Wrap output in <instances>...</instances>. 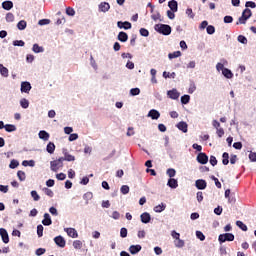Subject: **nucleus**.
<instances>
[{
  "instance_id": "nucleus-1",
  "label": "nucleus",
  "mask_w": 256,
  "mask_h": 256,
  "mask_svg": "<svg viewBox=\"0 0 256 256\" xmlns=\"http://www.w3.org/2000/svg\"><path fill=\"white\" fill-rule=\"evenodd\" d=\"M154 29L161 35H171V26L167 24H156Z\"/></svg>"
},
{
  "instance_id": "nucleus-2",
  "label": "nucleus",
  "mask_w": 256,
  "mask_h": 256,
  "mask_svg": "<svg viewBox=\"0 0 256 256\" xmlns=\"http://www.w3.org/2000/svg\"><path fill=\"white\" fill-rule=\"evenodd\" d=\"M253 15V13L251 12V9L246 8L243 13L242 16L238 19V22L236 23V25H245V23H247V20Z\"/></svg>"
},
{
  "instance_id": "nucleus-3",
  "label": "nucleus",
  "mask_w": 256,
  "mask_h": 256,
  "mask_svg": "<svg viewBox=\"0 0 256 256\" xmlns=\"http://www.w3.org/2000/svg\"><path fill=\"white\" fill-rule=\"evenodd\" d=\"M50 168H51V171H53L54 173H57L59 169H63V158L60 157L56 160L51 161Z\"/></svg>"
},
{
  "instance_id": "nucleus-4",
  "label": "nucleus",
  "mask_w": 256,
  "mask_h": 256,
  "mask_svg": "<svg viewBox=\"0 0 256 256\" xmlns=\"http://www.w3.org/2000/svg\"><path fill=\"white\" fill-rule=\"evenodd\" d=\"M219 243H225V241H235V235L232 233L220 234L218 237Z\"/></svg>"
},
{
  "instance_id": "nucleus-5",
  "label": "nucleus",
  "mask_w": 256,
  "mask_h": 256,
  "mask_svg": "<svg viewBox=\"0 0 256 256\" xmlns=\"http://www.w3.org/2000/svg\"><path fill=\"white\" fill-rule=\"evenodd\" d=\"M196 159H197L198 163H200V165H207V163H209V156H207V154L204 152H200L197 155Z\"/></svg>"
},
{
  "instance_id": "nucleus-6",
  "label": "nucleus",
  "mask_w": 256,
  "mask_h": 256,
  "mask_svg": "<svg viewBox=\"0 0 256 256\" xmlns=\"http://www.w3.org/2000/svg\"><path fill=\"white\" fill-rule=\"evenodd\" d=\"M62 153L64 155V157H60L62 161H68V162L75 161V156L69 154V151L67 150V148H63Z\"/></svg>"
},
{
  "instance_id": "nucleus-7",
  "label": "nucleus",
  "mask_w": 256,
  "mask_h": 256,
  "mask_svg": "<svg viewBox=\"0 0 256 256\" xmlns=\"http://www.w3.org/2000/svg\"><path fill=\"white\" fill-rule=\"evenodd\" d=\"M65 232L67 233L68 237H72V239H77L79 234L75 228H65Z\"/></svg>"
},
{
  "instance_id": "nucleus-8",
  "label": "nucleus",
  "mask_w": 256,
  "mask_h": 256,
  "mask_svg": "<svg viewBox=\"0 0 256 256\" xmlns=\"http://www.w3.org/2000/svg\"><path fill=\"white\" fill-rule=\"evenodd\" d=\"M117 27L119 29H125L127 31L128 29H131L132 25H131V22H129V21H125V22L118 21L117 22Z\"/></svg>"
},
{
  "instance_id": "nucleus-9",
  "label": "nucleus",
  "mask_w": 256,
  "mask_h": 256,
  "mask_svg": "<svg viewBox=\"0 0 256 256\" xmlns=\"http://www.w3.org/2000/svg\"><path fill=\"white\" fill-rule=\"evenodd\" d=\"M54 242L58 247H61V248L65 247L66 245V241H65V238H63V236H56L54 238Z\"/></svg>"
},
{
  "instance_id": "nucleus-10",
  "label": "nucleus",
  "mask_w": 256,
  "mask_h": 256,
  "mask_svg": "<svg viewBox=\"0 0 256 256\" xmlns=\"http://www.w3.org/2000/svg\"><path fill=\"white\" fill-rule=\"evenodd\" d=\"M195 185L197 189H200V190L207 189V182L203 179L196 180Z\"/></svg>"
},
{
  "instance_id": "nucleus-11",
  "label": "nucleus",
  "mask_w": 256,
  "mask_h": 256,
  "mask_svg": "<svg viewBox=\"0 0 256 256\" xmlns=\"http://www.w3.org/2000/svg\"><path fill=\"white\" fill-rule=\"evenodd\" d=\"M167 95H168V97H169L170 99H174V100L179 99V96H180V94H179V92L177 91V89L169 90V91L167 92Z\"/></svg>"
},
{
  "instance_id": "nucleus-12",
  "label": "nucleus",
  "mask_w": 256,
  "mask_h": 256,
  "mask_svg": "<svg viewBox=\"0 0 256 256\" xmlns=\"http://www.w3.org/2000/svg\"><path fill=\"white\" fill-rule=\"evenodd\" d=\"M0 235L3 243H9V234L7 233V230L0 228Z\"/></svg>"
},
{
  "instance_id": "nucleus-13",
  "label": "nucleus",
  "mask_w": 256,
  "mask_h": 256,
  "mask_svg": "<svg viewBox=\"0 0 256 256\" xmlns=\"http://www.w3.org/2000/svg\"><path fill=\"white\" fill-rule=\"evenodd\" d=\"M98 7H99V11H101L102 13H107V11L111 9V5H109V3L107 2L100 3Z\"/></svg>"
},
{
  "instance_id": "nucleus-14",
  "label": "nucleus",
  "mask_w": 256,
  "mask_h": 256,
  "mask_svg": "<svg viewBox=\"0 0 256 256\" xmlns=\"http://www.w3.org/2000/svg\"><path fill=\"white\" fill-rule=\"evenodd\" d=\"M30 91H31V83L22 82L21 83V92L22 93H29Z\"/></svg>"
},
{
  "instance_id": "nucleus-15",
  "label": "nucleus",
  "mask_w": 256,
  "mask_h": 256,
  "mask_svg": "<svg viewBox=\"0 0 256 256\" xmlns=\"http://www.w3.org/2000/svg\"><path fill=\"white\" fill-rule=\"evenodd\" d=\"M177 129H179V131H182V133H187L188 131V125H187V122H179L177 125H176Z\"/></svg>"
},
{
  "instance_id": "nucleus-16",
  "label": "nucleus",
  "mask_w": 256,
  "mask_h": 256,
  "mask_svg": "<svg viewBox=\"0 0 256 256\" xmlns=\"http://www.w3.org/2000/svg\"><path fill=\"white\" fill-rule=\"evenodd\" d=\"M53 221L51 220V216L49 213L44 214V219L42 220V225H45L46 227H49V225H52Z\"/></svg>"
},
{
  "instance_id": "nucleus-17",
  "label": "nucleus",
  "mask_w": 256,
  "mask_h": 256,
  "mask_svg": "<svg viewBox=\"0 0 256 256\" xmlns=\"http://www.w3.org/2000/svg\"><path fill=\"white\" fill-rule=\"evenodd\" d=\"M167 185L171 189H177V187H179V182L177 181V179L170 178L167 182Z\"/></svg>"
},
{
  "instance_id": "nucleus-18",
  "label": "nucleus",
  "mask_w": 256,
  "mask_h": 256,
  "mask_svg": "<svg viewBox=\"0 0 256 256\" xmlns=\"http://www.w3.org/2000/svg\"><path fill=\"white\" fill-rule=\"evenodd\" d=\"M142 247L141 245H131L129 247V251L131 253V255H137V253H139V251H141Z\"/></svg>"
},
{
  "instance_id": "nucleus-19",
  "label": "nucleus",
  "mask_w": 256,
  "mask_h": 256,
  "mask_svg": "<svg viewBox=\"0 0 256 256\" xmlns=\"http://www.w3.org/2000/svg\"><path fill=\"white\" fill-rule=\"evenodd\" d=\"M129 35H127V32H119L118 34V41H121V43H126L128 41Z\"/></svg>"
},
{
  "instance_id": "nucleus-20",
  "label": "nucleus",
  "mask_w": 256,
  "mask_h": 256,
  "mask_svg": "<svg viewBox=\"0 0 256 256\" xmlns=\"http://www.w3.org/2000/svg\"><path fill=\"white\" fill-rule=\"evenodd\" d=\"M148 117H151V119H159V117H161V114L159 113V111L152 109L149 111L148 113Z\"/></svg>"
},
{
  "instance_id": "nucleus-21",
  "label": "nucleus",
  "mask_w": 256,
  "mask_h": 256,
  "mask_svg": "<svg viewBox=\"0 0 256 256\" xmlns=\"http://www.w3.org/2000/svg\"><path fill=\"white\" fill-rule=\"evenodd\" d=\"M140 219L142 223H149L151 221V215L147 212L141 214Z\"/></svg>"
},
{
  "instance_id": "nucleus-22",
  "label": "nucleus",
  "mask_w": 256,
  "mask_h": 256,
  "mask_svg": "<svg viewBox=\"0 0 256 256\" xmlns=\"http://www.w3.org/2000/svg\"><path fill=\"white\" fill-rule=\"evenodd\" d=\"M168 7L171 9V11H173V13H177V9H178V4L177 1L172 0L168 3Z\"/></svg>"
},
{
  "instance_id": "nucleus-23",
  "label": "nucleus",
  "mask_w": 256,
  "mask_h": 256,
  "mask_svg": "<svg viewBox=\"0 0 256 256\" xmlns=\"http://www.w3.org/2000/svg\"><path fill=\"white\" fill-rule=\"evenodd\" d=\"M2 7L3 9H5L6 11H11V9H13V2L12 1H4L2 3Z\"/></svg>"
},
{
  "instance_id": "nucleus-24",
  "label": "nucleus",
  "mask_w": 256,
  "mask_h": 256,
  "mask_svg": "<svg viewBox=\"0 0 256 256\" xmlns=\"http://www.w3.org/2000/svg\"><path fill=\"white\" fill-rule=\"evenodd\" d=\"M47 153H50V155H53L55 153V143L49 142L46 146Z\"/></svg>"
},
{
  "instance_id": "nucleus-25",
  "label": "nucleus",
  "mask_w": 256,
  "mask_h": 256,
  "mask_svg": "<svg viewBox=\"0 0 256 256\" xmlns=\"http://www.w3.org/2000/svg\"><path fill=\"white\" fill-rule=\"evenodd\" d=\"M38 135L40 139H43V141H49V133L47 131L41 130Z\"/></svg>"
},
{
  "instance_id": "nucleus-26",
  "label": "nucleus",
  "mask_w": 256,
  "mask_h": 256,
  "mask_svg": "<svg viewBox=\"0 0 256 256\" xmlns=\"http://www.w3.org/2000/svg\"><path fill=\"white\" fill-rule=\"evenodd\" d=\"M222 75H224V77H226V79H233V72H231V70H229V68L223 69Z\"/></svg>"
},
{
  "instance_id": "nucleus-27",
  "label": "nucleus",
  "mask_w": 256,
  "mask_h": 256,
  "mask_svg": "<svg viewBox=\"0 0 256 256\" xmlns=\"http://www.w3.org/2000/svg\"><path fill=\"white\" fill-rule=\"evenodd\" d=\"M0 73L2 77H9V69L7 67L3 66V64H0Z\"/></svg>"
},
{
  "instance_id": "nucleus-28",
  "label": "nucleus",
  "mask_w": 256,
  "mask_h": 256,
  "mask_svg": "<svg viewBox=\"0 0 256 256\" xmlns=\"http://www.w3.org/2000/svg\"><path fill=\"white\" fill-rule=\"evenodd\" d=\"M167 206L164 203H161L160 205H157L154 207L155 213H162V211H165Z\"/></svg>"
},
{
  "instance_id": "nucleus-29",
  "label": "nucleus",
  "mask_w": 256,
  "mask_h": 256,
  "mask_svg": "<svg viewBox=\"0 0 256 256\" xmlns=\"http://www.w3.org/2000/svg\"><path fill=\"white\" fill-rule=\"evenodd\" d=\"M4 129L7 131V133H13V131H17V127H15L13 124H6Z\"/></svg>"
},
{
  "instance_id": "nucleus-30",
  "label": "nucleus",
  "mask_w": 256,
  "mask_h": 256,
  "mask_svg": "<svg viewBox=\"0 0 256 256\" xmlns=\"http://www.w3.org/2000/svg\"><path fill=\"white\" fill-rule=\"evenodd\" d=\"M17 28L20 31H24V29H27V21H25V20L19 21L18 24H17Z\"/></svg>"
},
{
  "instance_id": "nucleus-31",
  "label": "nucleus",
  "mask_w": 256,
  "mask_h": 256,
  "mask_svg": "<svg viewBox=\"0 0 256 256\" xmlns=\"http://www.w3.org/2000/svg\"><path fill=\"white\" fill-rule=\"evenodd\" d=\"M32 51L34 53H43V51H45V49H43V47L39 46V44H34Z\"/></svg>"
},
{
  "instance_id": "nucleus-32",
  "label": "nucleus",
  "mask_w": 256,
  "mask_h": 256,
  "mask_svg": "<svg viewBox=\"0 0 256 256\" xmlns=\"http://www.w3.org/2000/svg\"><path fill=\"white\" fill-rule=\"evenodd\" d=\"M222 163L223 165H229V153L224 152L222 154Z\"/></svg>"
},
{
  "instance_id": "nucleus-33",
  "label": "nucleus",
  "mask_w": 256,
  "mask_h": 256,
  "mask_svg": "<svg viewBox=\"0 0 256 256\" xmlns=\"http://www.w3.org/2000/svg\"><path fill=\"white\" fill-rule=\"evenodd\" d=\"M174 244H175V247H178V249L185 247V241L181 240V238H178V240H175Z\"/></svg>"
},
{
  "instance_id": "nucleus-34",
  "label": "nucleus",
  "mask_w": 256,
  "mask_h": 256,
  "mask_svg": "<svg viewBox=\"0 0 256 256\" xmlns=\"http://www.w3.org/2000/svg\"><path fill=\"white\" fill-rule=\"evenodd\" d=\"M166 175H168V177H170V179H173V177H175V175H177V171L173 168H169L166 171Z\"/></svg>"
},
{
  "instance_id": "nucleus-35",
  "label": "nucleus",
  "mask_w": 256,
  "mask_h": 256,
  "mask_svg": "<svg viewBox=\"0 0 256 256\" xmlns=\"http://www.w3.org/2000/svg\"><path fill=\"white\" fill-rule=\"evenodd\" d=\"M17 177L19 179V181H25V179H27V176L25 175L24 171L19 170L17 172Z\"/></svg>"
},
{
  "instance_id": "nucleus-36",
  "label": "nucleus",
  "mask_w": 256,
  "mask_h": 256,
  "mask_svg": "<svg viewBox=\"0 0 256 256\" xmlns=\"http://www.w3.org/2000/svg\"><path fill=\"white\" fill-rule=\"evenodd\" d=\"M189 101H191V96L189 95H183L181 97V103L182 105H187V103H189Z\"/></svg>"
},
{
  "instance_id": "nucleus-37",
  "label": "nucleus",
  "mask_w": 256,
  "mask_h": 256,
  "mask_svg": "<svg viewBox=\"0 0 256 256\" xmlns=\"http://www.w3.org/2000/svg\"><path fill=\"white\" fill-rule=\"evenodd\" d=\"M74 249H82L83 248V242L81 240H75L73 242Z\"/></svg>"
},
{
  "instance_id": "nucleus-38",
  "label": "nucleus",
  "mask_w": 256,
  "mask_h": 256,
  "mask_svg": "<svg viewBox=\"0 0 256 256\" xmlns=\"http://www.w3.org/2000/svg\"><path fill=\"white\" fill-rule=\"evenodd\" d=\"M20 105L22 109H27L29 107V100L23 98L20 100Z\"/></svg>"
},
{
  "instance_id": "nucleus-39",
  "label": "nucleus",
  "mask_w": 256,
  "mask_h": 256,
  "mask_svg": "<svg viewBox=\"0 0 256 256\" xmlns=\"http://www.w3.org/2000/svg\"><path fill=\"white\" fill-rule=\"evenodd\" d=\"M22 165L24 166V167H35V161H33V160H29V161H27V160H24L23 162H22Z\"/></svg>"
},
{
  "instance_id": "nucleus-40",
  "label": "nucleus",
  "mask_w": 256,
  "mask_h": 256,
  "mask_svg": "<svg viewBox=\"0 0 256 256\" xmlns=\"http://www.w3.org/2000/svg\"><path fill=\"white\" fill-rule=\"evenodd\" d=\"M169 59H177V57H181V51H175L168 55Z\"/></svg>"
},
{
  "instance_id": "nucleus-41",
  "label": "nucleus",
  "mask_w": 256,
  "mask_h": 256,
  "mask_svg": "<svg viewBox=\"0 0 256 256\" xmlns=\"http://www.w3.org/2000/svg\"><path fill=\"white\" fill-rule=\"evenodd\" d=\"M6 21L7 23H13V21H15V15H13V13H7Z\"/></svg>"
},
{
  "instance_id": "nucleus-42",
  "label": "nucleus",
  "mask_w": 256,
  "mask_h": 256,
  "mask_svg": "<svg viewBox=\"0 0 256 256\" xmlns=\"http://www.w3.org/2000/svg\"><path fill=\"white\" fill-rule=\"evenodd\" d=\"M237 227H239L242 231H247V225H245V223L241 222V221H237L236 222Z\"/></svg>"
},
{
  "instance_id": "nucleus-43",
  "label": "nucleus",
  "mask_w": 256,
  "mask_h": 256,
  "mask_svg": "<svg viewBox=\"0 0 256 256\" xmlns=\"http://www.w3.org/2000/svg\"><path fill=\"white\" fill-rule=\"evenodd\" d=\"M14 47H25V42L23 40L13 41Z\"/></svg>"
},
{
  "instance_id": "nucleus-44",
  "label": "nucleus",
  "mask_w": 256,
  "mask_h": 256,
  "mask_svg": "<svg viewBox=\"0 0 256 256\" xmlns=\"http://www.w3.org/2000/svg\"><path fill=\"white\" fill-rule=\"evenodd\" d=\"M56 179H58V181H65V179H67V175L63 172L56 174Z\"/></svg>"
},
{
  "instance_id": "nucleus-45",
  "label": "nucleus",
  "mask_w": 256,
  "mask_h": 256,
  "mask_svg": "<svg viewBox=\"0 0 256 256\" xmlns=\"http://www.w3.org/2000/svg\"><path fill=\"white\" fill-rule=\"evenodd\" d=\"M10 169H17L19 167V161L17 160H12L9 164Z\"/></svg>"
},
{
  "instance_id": "nucleus-46",
  "label": "nucleus",
  "mask_w": 256,
  "mask_h": 256,
  "mask_svg": "<svg viewBox=\"0 0 256 256\" xmlns=\"http://www.w3.org/2000/svg\"><path fill=\"white\" fill-rule=\"evenodd\" d=\"M120 191L122 195H127V193H129V186L128 185L121 186Z\"/></svg>"
},
{
  "instance_id": "nucleus-47",
  "label": "nucleus",
  "mask_w": 256,
  "mask_h": 256,
  "mask_svg": "<svg viewBox=\"0 0 256 256\" xmlns=\"http://www.w3.org/2000/svg\"><path fill=\"white\" fill-rule=\"evenodd\" d=\"M206 31H207L208 35H213V33H215V26L208 25L206 28Z\"/></svg>"
},
{
  "instance_id": "nucleus-48",
  "label": "nucleus",
  "mask_w": 256,
  "mask_h": 256,
  "mask_svg": "<svg viewBox=\"0 0 256 256\" xmlns=\"http://www.w3.org/2000/svg\"><path fill=\"white\" fill-rule=\"evenodd\" d=\"M66 15H69V17L75 16V9L71 7L66 8Z\"/></svg>"
},
{
  "instance_id": "nucleus-49",
  "label": "nucleus",
  "mask_w": 256,
  "mask_h": 256,
  "mask_svg": "<svg viewBox=\"0 0 256 256\" xmlns=\"http://www.w3.org/2000/svg\"><path fill=\"white\" fill-rule=\"evenodd\" d=\"M238 41H239V43H242L243 45H247V37H245L243 35L238 36Z\"/></svg>"
},
{
  "instance_id": "nucleus-50",
  "label": "nucleus",
  "mask_w": 256,
  "mask_h": 256,
  "mask_svg": "<svg viewBox=\"0 0 256 256\" xmlns=\"http://www.w3.org/2000/svg\"><path fill=\"white\" fill-rule=\"evenodd\" d=\"M31 197H33L34 201H39V199H41V197L35 190L31 191Z\"/></svg>"
},
{
  "instance_id": "nucleus-51",
  "label": "nucleus",
  "mask_w": 256,
  "mask_h": 256,
  "mask_svg": "<svg viewBox=\"0 0 256 256\" xmlns=\"http://www.w3.org/2000/svg\"><path fill=\"white\" fill-rule=\"evenodd\" d=\"M139 93H141V90L139 88H132L130 90V94L135 97V95H139Z\"/></svg>"
},
{
  "instance_id": "nucleus-52",
  "label": "nucleus",
  "mask_w": 256,
  "mask_h": 256,
  "mask_svg": "<svg viewBox=\"0 0 256 256\" xmlns=\"http://www.w3.org/2000/svg\"><path fill=\"white\" fill-rule=\"evenodd\" d=\"M196 237L200 239V241H205V235L201 231H196Z\"/></svg>"
},
{
  "instance_id": "nucleus-53",
  "label": "nucleus",
  "mask_w": 256,
  "mask_h": 256,
  "mask_svg": "<svg viewBox=\"0 0 256 256\" xmlns=\"http://www.w3.org/2000/svg\"><path fill=\"white\" fill-rule=\"evenodd\" d=\"M216 135L220 138L223 137V135H225V130L223 128H217Z\"/></svg>"
},
{
  "instance_id": "nucleus-54",
  "label": "nucleus",
  "mask_w": 256,
  "mask_h": 256,
  "mask_svg": "<svg viewBox=\"0 0 256 256\" xmlns=\"http://www.w3.org/2000/svg\"><path fill=\"white\" fill-rule=\"evenodd\" d=\"M151 19H153V21H159V19H161V14L159 12H155L151 15Z\"/></svg>"
},
{
  "instance_id": "nucleus-55",
  "label": "nucleus",
  "mask_w": 256,
  "mask_h": 256,
  "mask_svg": "<svg viewBox=\"0 0 256 256\" xmlns=\"http://www.w3.org/2000/svg\"><path fill=\"white\" fill-rule=\"evenodd\" d=\"M186 15H188V17H190V19H195V14L193 13V9L188 8L186 10Z\"/></svg>"
},
{
  "instance_id": "nucleus-56",
  "label": "nucleus",
  "mask_w": 256,
  "mask_h": 256,
  "mask_svg": "<svg viewBox=\"0 0 256 256\" xmlns=\"http://www.w3.org/2000/svg\"><path fill=\"white\" fill-rule=\"evenodd\" d=\"M140 35H142V37H149V30H147L145 28H141Z\"/></svg>"
},
{
  "instance_id": "nucleus-57",
  "label": "nucleus",
  "mask_w": 256,
  "mask_h": 256,
  "mask_svg": "<svg viewBox=\"0 0 256 256\" xmlns=\"http://www.w3.org/2000/svg\"><path fill=\"white\" fill-rule=\"evenodd\" d=\"M43 229H44L43 225L39 224L37 226V235H38V237H41L43 235Z\"/></svg>"
},
{
  "instance_id": "nucleus-58",
  "label": "nucleus",
  "mask_w": 256,
  "mask_h": 256,
  "mask_svg": "<svg viewBox=\"0 0 256 256\" xmlns=\"http://www.w3.org/2000/svg\"><path fill=\"white\" fill-rule=\"evenodd\" d=\"M44 193L45 195H47L48 197H53L54 193L53 190L49 189V188H44Z\"/></svg>"
},
{
  "instance_id": "nucleus-59",
  "label": "nucleus",
  "mask_w": 256,
  "mask_h": 256,
  "mask_svg": "<svg viewBox=\"0 0 256 256\" xmlns=\"http://www.w3.org/2000/svg\"><path fill=\"white\" fill-rule=\"evenodd\" d=\"M45 252H46L45 248H38L36 250V255L37 256L45 255Z\"/></svg>"
},
{
  "instance_id": "nucleus-60",
  "label": "nucleus",
  "mask_w": 256,
  "mask_h": 256,
  "mask_svg": "<svg viewBox=\"0 0 256 256\" xmlns=\"http://www.w3.org/2000/svg\"><path fill=\"white\" fill-rule=\"evenodd\" d=\"M49 23H51V20L42 19V20H39L38 25H49Z\"/></svg>"
},
{
  "instance_id": "nucleus-61",
  "label": "nucleus",
  "mask_w": 256,
  "mask_h": 256,
  "mask_svg": "<svg viewBox=\"0 0 256 256\" xmlns=\"http://www.w3.org/2000/svg\"><path fill=\"white\" fill-rule=\"evenodd\" d=\"M245 7H250L251 9H255L256 3L253 1H248L246 2Z\"/></svg>"
},
{
  "instance_id": "nucleus-62",
  "label": "nucleus",
  "mask_w": 256,
  "mask_h": 256,
  "mask_svg": "<svg viewBox=\"0 0 256 256\" xmlns=\"http://www.w3.org/2000/svg\"><path fill=\"white\" fill-rule=\"evenodd\" d=\"M210 164L212 167H215L217 165V158L215 156H210Z\"/></svg>"
},
{
  "instance_id": "nucleus-63",
  "label": "nucleus",
  "mask_w": 256,
  "mask_h": 256,
  "mask_svg": "<svg viewBox=\"0 0 256 256\" xmlns=\"http://www.w3.org/2000/svg\"><path fill=\"white\" fill-rule=\"evenodd\" d=\"M120 236L125 239L127 237V228H121L120 230Z\"/></svg>"
},
{
  "instance_id": "nucleus-64",
  "label": "nucleus",
  "mask_w": 256,
  "mask_h": 256,
  "mask_svg": "<svg viewBox=\"0 0 256 256\" xmlns=\"http://www.w3.org/2000/svg\"><path fill=\"white\" fill-rule=\"evenodd\" d=\"M249 159H250V161L255 162L256 161V153L255 152H251L249 154Z\"/></svg>"
}]
</instances>
